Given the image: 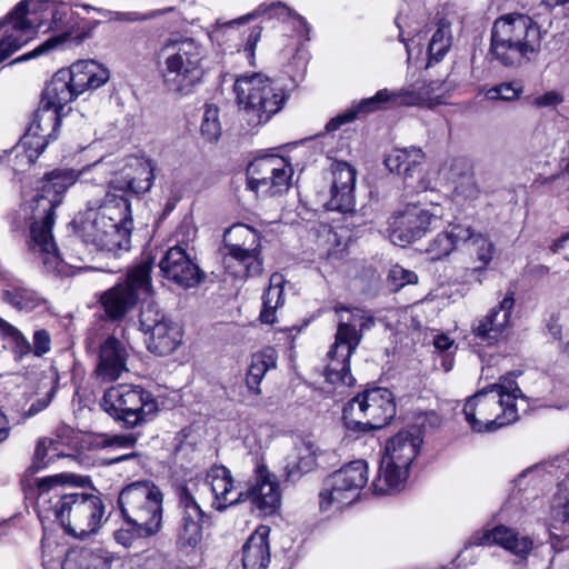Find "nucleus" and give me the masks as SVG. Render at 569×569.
I'll return each mask as SVG.
<instances>
[{"instance_id": "obj_44", "label": "nucleus", "mask_w": 569, "mask_h": 569, "mask_svg": "<svg viewBox=\"0 0 569 569\" xmlns=\"http://www.w3.org/2000/svg\"><path fill=\"white\" fill-rule=\"evenodd\" d=\"M417 84L422 88L419 90L421 96L420 107L432 108L442 103H446V99L449 92L453 89L451 82L447 80H430L425 79L417 80Z\"/></svg>"}, {"instance_id": "obj_28", "label": "nucleus", "mask_w": 569, "mask_h": 569, "mask_svg": "<svg viewBox=\"0 0 569 569\" xmlns=\"http://www.w3.org/2000/svg\"><path fill=\"white\" fill-rule=\"evenodd\" d=\"M129 353L124 345L113 335L106 338L100 347L94 375L101 382L118 380L128 371Z\"/></svg>"}, {"instance_id": "obj_47", "label": "nucleus", "mask_w": 569, "mask_h": 569, "mask_svg": "<svg viewBox=\"0 0 569 569\" xmlns=\"http://www.w3.org/2000/svg\"><path fill=\"white\" fill-rule=\"evenodd\" d=\"M297 461L287 465L286 469L288 475L291 477L295 472H308L316 465V446L311 441H302L300 446L296 448Z\"/></svg>"}, {"instance_id": "obj_38", "label": "nucleus", "mask_w": 569, "mask_h": 569, "mask_svg": "<svg viewBox=\"0 0 569 569\" xmlns=\"http://www.w3.org/2000/svg\"><path fill=\"white\" fill-rule=\"evenodd\" d=\"M391 92L387 89L379 90L373 97L363 99L358 104L352 106L346 111L330 119L326 124V131L331 132L338 130L341 126L352 122L360 114H367L381 108L388 101H391Z\"/></svg>"}, {"instance_id": "obj_20", "label": "nucleus", "mask_w": 569, "mask_h": 569, "mask_svg": "<svg viewBox=\"0 0 569 569\" xmlns=\"http://www.w3.org/2000/svg\"><path fill=\"white\" fill-rule=\"evenodd\" d=\"M440 222V214L417 204H408L390 217L388 231L390 240L405 247L422 238Z\"/></svg>"}, {"instance_id": "obj_36", "label": "nucleus", "mask_w": 569, "mask_h": 569, "mask_svg": "<svg viewBox=\"0 0 569 569\" xmlns=\"http://www.w3.org/2000/svg\"><path fill=\"white\" fill-rule=\"evenodd\" d=\"M470 237V227L460 223H450L442 232L438 233L429 243L426 252L431 260H440L448 257Z\"/></svg>"}, {"instance_id": "obj_62", "label": "nucleus", "mask_w": 569, "mask_h": 569, "mask_svg": "<svg viewBox=\"0 0 569 569\" xmlns=\"http://www.w3.org/2000/svg\"><path fill=\"white\" fill-rule=\"evenodd\" d=\"M569 239V233L562 236L561 238L555 240L550 246L552 252H558L565 247V242Z\"/></svg>"}, {"instance_id": "obj_52", "label": "nucleus", "mask_w": 569, "mask_h": 569, "mask_svg": "<svg viewBox=\"0 0 569 569\" xmlns=\"http://www.w3.org/2000/svg\"><path fill=\"white\" fill-rule=\"evenodd\" d=\"M422 87L417 84V80L402 89L391 92L392 100L399 101V103L405 106H419L421 104V96H419V90Z\"/></svg>"}, {"instance_id": "obj_35", "label": "nucleus", "mask_w": 569, "mask_h": 569, "mask_svg": "<svg viewBox=\"0 0 569 569\" xmlns=\"http://www.w3.org/2000/svg\"><path fill=\"white\" fill-rule=\"evenodd\" d=\"M409 476V469L385 457L381 458L378 476L372 481L376 496H388L401 491Z\"/></svg>"}, {"instance_id": "obj_13", "label": "nucleus", "mask_w": 569, "mask_h": 569, "mask_svg": "<svg viewBox=\"0 0 569 569\" xmlns=\"http://www.w3.org/2000/svg\"><path fill=\"white\" fill-rule=\"evenodd\" d=\"M152 264L150 259L143 260L128 271L123 281L101 293L99 301L108 319L121 320L136 307L140 296L151 293Z\"/></svg>"}, {"instance_id": "obj_8", "label": "nucleus", "mask_w": 569, "mask_h": 569, "mask_svg": "<svg viewBox=\"0 0 569 569\" xmlns=\"http://www.w3.org/2000/svg\"><path fill=\"white\" fill-rule=\"evenodd\" d=\"M541 48V31L529 16L510 13L498 18L491 30L490 53L505 67H520Z\"/></svg>"}, {"instance_id": "obj_25", "label": "nucleus", "mask_w": 569, "mask_h": 569, "mask_svg": "<svg viewBox=\"0 0 569 569\" xmlns=\"http://www.w3.org/2000/svg\"><path fill=\"white\" fill-rule=\"evenodd\" d=\"M471 539L477 546H499L521 560H526L533 548L531 537L503 525L478 531Z\"/></svg>"}, {"instance_id": "obj_31", "label": "nucleus", "mask_w": 569, "mask_h": 569, "mask_svg": "<svg viewBox=\"0 0 569 569\" xmlns=\"http://www.w3.org/2000/svg\"><path fill=\"white\" fill-rule=\"evenodd\" d=\"M204 485L213 496V509L223 511L230 506L240 503V491H234L231 471L224 466L211 467L207 471Z\"/></svg>"}, {"instance_id": "obj_11", "label": "nucleus", "mask_w": 569, "mask_h": 569, "mask_svg": "<svg viewBox=\"0 0 569 569\" xmlns=\"http://www.w3.org/2000/svg\"><path fill=\"white\" fill-rule=\"evenodd\" d=\"M101 406L127 429L147 423L159 409L154 396L136 385H117L109 388L103 395Z\"/></svg>"}, {"instance_id": "obj_41", "label": "nucleus", "mask_w": 569, "mask_h": 569, "mask_svg": "<svg viewBox=\"0 0 569 569\" xmlns=\"http://www.w3.org/2000/svg\"><path fill=\"white\" fill-rule=\"evenodd\" d=\"M282 284L283 278L281 274L273 273L270 277L269 288L262 297V310L260 312L261 322L272 325L277 321L276 311L284 303Z\"/></svg>"}, {"instance_id": "obj_12", "label": "nucleus", "mask_w": 569, "mask_h": 569, "mask_svg": "<svg viewBox=\"0 0 569 569\" xmlns=\"http://www.w3.org/2000/svg\"><path fill=\"white\" fill-rule=\"evenodd\" d=\"M396 416L393 395L386 388H371L353 397L343 407L348 429L367 432L385 427Z\"/></svg>"}, {"instance_id": "obj_58", "label": "nucleus", "mask_w": 569, "mask_h": 569, "mask_svg": "<svg viewBox=\"0 0 569 569\" xmlns=\"http://www.w3.org/2000/svg\"><path fill=\"white\" fill-rule=\"evenodd\" d=\"M433 346L438 351L451 355L450 350L453 348V340L447 335H437L433 339Z\"/></svg>"}, {"instance_id": "obj_22", "label": "nucleus", "mask_w": 569, "mask_h": 569, "mask_svg": "<svg viewBox=\"0 0 569 569\" xmlns=\"http://www.w3.org/2000/svg\"><path fill=\"white\" fill-rule=\"evenodd\" d=\"M515 302V291L509 290L497 306L475 322L472 333L479 345L495 346L507 337Z\"/></svg>"}, {"instance_id": "obj_10", "label": "nucleus", "mask_w": 569, "mask_h": 569, "mask_svg": "<svg viewBox=\"0 0 569 569\" xmlns=\"http://www.w3.org/2000/svg\"><path fill=\"white\" fill-rule=\"evenodd\" d=\"M233 92L241 117L250 128L267 123L282 109L286 101L283 89L261 72L237 77Z\"/></svg>"}, {"instance_id": "obj_55", "label": "nucleus", "mask_w": 569, "mask_h": 569, "mask_svg": "<svg viewBox=\"0 0 569 569\" xmlns=\"http://www.w3.org/2000/svg\"><path fill=\"white\" fill-rule=\"evenodd\" d=\"M51 347V337L49 332L44 329H39L33 333V343L31 345V352L41 357L44 353L50 351Z\"/></svg>"}, {"instance_id": "obj_40", "label": "nucleus", "mask_w": 569, "mask_h": 569, "mask_svg": "<svg viewBox=\"0 0 569 569\" xmlns=\"http://www.w3.org/2000/svg\"><path fill=\"white\" fill-rule=\"evenodd\" d=\"M111 558L101 549H72L63 562L62 569H110Z\"/></svg>"}, {"instance_id": "obj_29", "label": "nucleus", "mask_w": 569, "mask_h": 569, "mask_svg": "<svg viewBox=\"0 0 569 569\" xmlns=\"http://www.w3.org/2000/svg\"><path fill=\"white\" fill-rule=\"evenodd\" d=\"M259 16H267L270 19L277 18L280 20L292 18L295 26H299L306 32L309 31L308 23L301 16L292 12V10L286 3L277 1L270 3H261L253 12L230 21H221L220 19H218L214 23L213 29L211 30V37L213 39H219L220 33L223 30L232 29L237 26L244 24Z\"/></svg>"}, {"instance_id": "obj_33", "label": "nucleus", "mask_w": 569, "mask_h": 569, "mask_svg": "<svg viewBox=\"0 0 569 569\" xmlns=\"http://www.w3.org/2000/svg\"><path fill=\"white\" fill-rule=\"evenodd\" d=\"M270 528L259 526L242 546L243 569H267L270 563Z\"/></svg>"}, {"instance_id": "obj_48", "label": "nucleus", "mask_w": 569, "mask_h": 569, "mask_svg": "<svg viewBox=\"0 0 569 569\" xmlns=\"http://www.w3.org/2000/svg\"><path fill=\"white\" fill-rule=\"evenodd\" d=\"M172 8L167 9H160V10H152L147 13H141L137 11H128V12H121V11H109V10H98L99 13H101L104 18H107L110 21H120V22H138V21H146L156 19L162 14H166L167 12H170Z\"/></svg>"}, {"instance_id": "obj_6", "label": "nucleus", "mask_w": 569, "mask_h": 569, "mask_svg": "<svg viewBox=\"0 0 569 569\" xmlns=\"http://www.w3.org/2000/svg\"><path fill=\"white\" fill-rule=\"evenodd\" d=\"M519 402L526 411V397L513 376L508 375L469 397L462 412L473 432H492L519 419Z\"/></svg>"}, {"instance_id": "obj_23", "label": "nucleus", "mask_w": 569, "mask_h": 569, "mask_svg": "<svg viewBox=\"0 0 569 569\" xmlns=\"http://www.w3.org/2000/svg\"><path fill=\"white\" fill-rule=\"evenodd\" d=\"M156 166L153 161L144 156H128L119 176L109 182L111 192H122L120 196L127 198V193L141 194L151 189L154 181Z\"/></svg>"}, {"instance_id": "obj_21", "label": "nucleus", "mask_w": 569, "mask_h": 569, "mask_svg": "<svg viewBox=\"0 0 569 569\" xmlns=\"http://www.w3.org/2000/svg\"><path fill=\"white\" fill-rule=\"evenodd\" d=\"M249 501L252 510L260 516L273 513L280 506V491L277 477L269 472L262 463L257 465L254 472L240 490V503Z\"/></svg>"}, {"instance_id": "obj_50", "label": "nucleus", "mask_w": 569, "mask_h": 569, "mask_svg": "<svg viewBox=\"0 0 569 569\" xmlns=\"http://www.w3.org/2000/svg\"><path fill=\"white\" fill-rule=\"evenodd\" d=\"M0 331L13 346L17 355L23 357L31 353V343L18 328L6 320H0Z\"/></svg>"}, {"instance_id": "obj_60", "label": "nucleus", "mask_w": 569, "mask_h": 569, "mask_svg": "<svg viewBox=\"0 0 569 569\" xmlns=\"http://www.w3.org/2000/svg\"><path fill=\"white\" fill-rule=\"evenodd\" d=\"M50 399L44 400H38L37 402L32 403L27 412L28 416H33L47 408L49 405Z\"/></svg>"}, {"instance_id": "obj_9", "label": "nucleus", "mask_w": 569, "mask_h": 569, "mask_svg": "<svg viewBox=\"0 0 569 569\" xmlns=\"http://www.w3.org/2000/svg\"><path fill=\"white\" fill-rule=\"evenodd\" d=\"M338 327L335 343L328 352L326 379L330 383L351 385L350 357L362 340L363 332L375 326L372 315L361 308H347L341 303L335 306Z\"/></svg>"}, {"instance_id": "obj_27", "label": "nucleus", "mask_w": 569, "mask_h": 569, "mask_svg": "<svg viewBox=\"0 0 569 569\" xmlns=\"http://www.w3.org/2000/svg\"><path fill=\"white\" fill-rule=\"evenodd\" d=\"M356 176L355 168L345 161L331 164L330 199L327 202L329 210L348 212L353 209Z\"/></svg>"}, {"instance_id": "obj_53", "label": "nucleus", "mask_w": 569, "mask_h": 569, "mask_svg": "<svg viewBox=\"0 0 569 569\" xmlns=\"http://www.w3.org/2000/svg\"><path fill=\"white\" fill-rule=\"evenodd\" d=\"M389 280L392 281L396 289H399L406 284L416 283L418 276L413 271L407 270L400 266H395L389 272Z\"/></svg>"}, {"instance_id": "obj_43", "label": "nucleus", "mask_w": 569, "mask_h": 569, "mask_svg": "<svg viewBox=\"0 0 569 569\" xmlns=\"http://www.w3.org/2000/svg\"><path fill=\"white\" fill-rule=\"evenodd\" d=\"M451 43V22L446 18H441L437 22V30L433 32L428 44L429 61L427 66L429 67L432 61H440L449 51Z\"/></svg>"}, {"instance_id": "obj_56", "label": "nucleus", "mask_w": 569, "mask_h": 569, "mask_svg": "<svg viewBox=\"0 0 569 569\" xmlns=\"http://www.w3.org/2000/svg\"><path fill=\"white\" fill-rule=\"evenodd\" d=\"M134 435H106L102 439L103 447L132 448L137 443Z\"/></svg>"}, {"instance_id": "obj_37", "label": "nucleus", "mask_w": 569, "mask_h": 569, "mask_svg": "<svg viewBox=\"0 0 569 569\" xmlns=\"http://www.w3.org/2000/svg\"><path fill=\"white\" fill-rule=\"evenodd\" d=\"M66 74V72L60 70L54 73L43 90L40 101V104L54 109L63 116H66L64 109L67 104L78 97L68 82Z\"/></svg>"}, {"instance_id": "obj_54", "label": "nucleus", "mask_w": 569, "mask_h": 569, "mask_svg": "<svg viewBox=\"0 0 569 569\" xmlns=\"http://www.w3.org/2000/svg\"><path fill=\"white\" fill-rule=\"evenodd\" d=\"M51 440L40 439L37 443L34 456L31 466L28 468L30 473L38 472L39 470L47 467L48 461L46 460L48 455V445H51Z\"/></svg>"}, {"instance_id": "obj_51", "label": "nucleus", "mask_w": 569, "mask_h": 569, "mask_svg": "<svg viewBox=\"0 0 569 569\" xmlns=\"http://www.w3.org/2000/svg\"><path fill=\"white\" fill-rule=\"evenodd\" d=\"M522 88L515 82H503L486 90L488 100L512 101L519 98Z\"/></svg>"}, {"instance_id": "obj_39", "label": "nucleus", "mask_w": 569, "mask_h": 569, "mask_svg": "<svg viewBox=\"0 0 569 569\" xmlns=\"http://www.w3.org/2000/svg\"><path fill=\"white\" fill-rule=\"evenodd\" d=\"M425 153L420 148L393 149L385 159L386 167L405 178H411L420 171Z\"/></svg>"}, {"instance_id": "obj_42", "label": "nucleus", "mask_w": 569, "mask_h": 569, "mask_svg": "<svg viewBox=\"0 0 569 569\" xmlns=\"http://www.w3.org/2000/svg\"><path fill=\"white\" fill-rule=\"evenodd\" d=\"M276 363L277 357L273 349H266L252 356L246 377L247 387L251 392L254 395L260 393V382L266 372L276 367Z\"/></svg>"}, {"instance_id": "obj_34", "label": "nucleus", "mask_w": 569, "mask_h": 569, "mask_svg": "<svg viewBox=\"0 0 569 569\" xmlns=\"http://www.w3.org/2000/svg\"><path fill=\"white\" fill-rule=\"evenodd\" d=\"M1 300L20 312L44 308L47 300L21 280L8 281L1 290Z\"/></svg>"}, {"instance_id": "obj_16", "label": "nucleus", "mask_w": 569, "mask_h": 569, "mask_svg": "<svg viewBox=\"0 0 569 569\" xmlns=\"http://www.w3.org/2000/svg\"><path fill=\"white\" fill-rule=\"evenodd\" d=\"M62 117L64 116L57 110L39 104L26 134L12 150L14 170H23L26 166L32 164L44 151L49 141L57 139Z\"/></svg>"}, {"instance_id": "obj_45", "label": "nucleus", "mask_w": 569, "mask_h": 569, "mask_svg": "<svg viewBox=\"0 0 569 569\" xmlns=\"http://www.w3.org/2000/svg\"><path fill=\"white\" fill-rule=\"evenodd\" d=\"M423 22L425 19L421 21H409L408 18L402 16L396 18V23L400 30V41L406 46L408 59L411 58L415 48H419L421 44V26Z\"/></svg>"}, {"instance_id": "obj_24", "label": "nucleus", "mask_w": 569, "mask_h": 569, "mask_svg": "<svg viewBox=\"0 0 569 569\" xmlns=\"http://www.w3.org/2000/svg\"><path fill=\"white\" fill-rule=\"evenodd\" d=\"M161 276L182 289L193 288L203 278L199 266L181 246L169 248L159 261Z\"/></svg>"}, {"instance_id": "obj_46", "label": "nucleus", "mask_w": 569, "mask_h": 569, "mask_svg": "<svg viewBox=\"0 0 569 569\" xmlns=\"http://www.w3.org/2000/svg\"><path fill=\"white\" fill-rule=\"evenodd\" d=\"M468 249L476 254L477 260L481 262L479 269H485L492 260L495 246L491 240L482 233H477L470 228V237L466 239Z\"/></svg>"}, {"instance_id": "obj_61", "label": "nucleus", "mask_w": 569, "mask_h": 569, "mask_svg": "<svg viewBox=\"0 0 569 569\" xmlns=\"http://www.w3.org/2000/svg\"><path fill=\"white\" fill-rule=\"evenodd\" d=\"M548 332L555 340L561 339V326L557 321L551 320L548 323Z\"/></svg>"}, {"instance_id": "obj_30", "label": "nucleus", "mask_w": 569, "mask_h": 569, "mask_svg": "<svg viewBox=\"0 0 569 569\" xmlns=\"http://www.w3.org/2000/svg\"><path fill=\"white\" fill-rule=\"evenodd\" d=\"M60 71L67 73L66 78L77 96L100 88L110 78L109 70L94 60H80Z\"/></svg>"}, {"instance_id": "obj_49", "label": "nucleus", "mask_w": 569, "mask_h": 569, "mask_svg": "<svg viewBox=\"0 0 569 569\" xmlns=\"http://www.w3.org/2000/svg\"><path fill=\"white\" fill-rule=\"evenodd\" d=\"M201 134L208 141H216L221 134V124L219 121V109L214 104H206L201 121Z\"/></svg>"}, {"instance_id": "obj_18", "label": "nucleus", "mask_w": 569, "mask_h": 569, "mask_svg": "<svg viewBox=\"0 0 569 569\" xmlns=\"http://www.w3.org/2000/svg\"><path fill=\"white\" fill-rule=\"evenodd\" d=\"M178 496V520L174 530L176 546L183 552L194 551L202 542L206 513L188 487H180Z\"/></svg>"}, {"instance_id": "obj_1", "label": "nucleus", "mask_w": 569, "mask_h": 569, "mask_svg": "<svg viewBox=\"0 0 569 569\" xmlns=\"http://www.w3.org/2000/svg\"><path fill=\"white\" fill-rule=\"evenodd\" d=\"M54 34L13 62H23L47 54L63 44L73 33L76 24L72 10L66 4L56 6L48 0H22L0 21V62L28 43L44 26Z\"/></svg>"}, {"instance_id": "obj_15", "label": "nucleus", "mask_w": 569, "mask_h": 569, "mask_svg": "<svg viewBox=\"0 0 569 569\" xmlns=\"http://www.w3.org/2000/svg\"><path fill=\"white\" fill-rule=\"evenodd\" d=\"M368 465L365 460H355L331 473L319 493L322 511L340 510L353 503L368 482Z\"/></svg>"}, {"instance_id": "obj_7", "label": "nucleus", "mask_w": 569, "mask_h": 569, "mask_svg": "<svg viewBox=\"0 0 569 569\" xmlns=\"http://www.w3.org/2000/svg\"><path fill=\"white\" fill-rule=\"evenodd\" d=\"M206 47L189 37H171L158 50L162 84L168 92L191 94L204 76Z\"/></svg>"}, {"instance_id": "obj_3", "label": "nucleus", "mask_w": 569, "mask_h": 569, "mask_svg": "<svg viewBox=\"0 0 569 569\" xmlns=\"http://www.w3.org/2000/svg\"><path fill=\"white\" fill-rule=\"evenodd\" d=\"M72 476L67 473L37 479L38 516L41 521L53 517L67 533L84 538L96 533L104 520L106 507L100 497L83 491H70L57 493L49 500L44 499V495L70 482Z\"/></svg>"}, {"instance_id": "obj_4", "label": "nucleus", "mask_w": 569, "mask_h": 569, "mask_svg": "<svg viewBox=\"0 0 569 569\" xmlns=\"http://www.w3.org/2000/svg\"><path fill=\"white\" fill-rule=\"evenodd\" d=\"M72 224L86 244L117 254L130 248L131 204L124 196L107 191L102 201L90 200Z\"/></svg>"}, {"instance_id": "obj_57", "label": "nucleus", "mask_w": 569, "mask_h": 569, "mask_svg": "<svg viewBox=\"0 0 569 569\" xmlns=\"http://www.w3.org/2000/svg\"><path fill=\"white\" fill-rule=\"evenodd\" d=\"M261 32H262L261 27H258V26L253 27L250 30V33L247 38V41H246V44L243 48V52L246 53L248 62L251 66H254V60H256L254 51H256L257 43L259 42V40L261 38Z\"/></svg>"}, {"instance_id": "obj_32", "label": "nucleus", "mask_w": 569, "mask_h": 569, "mask_svg": "<svg viewBox=\"0 0 569 569\" xmlns=\"http://www.w3.org/2000/svg\"><path fill=\"white\" fill-rule=\"evenodd\" d=\"M422 445L421 431L417 427L396 433L387 443L382 457L410 469Z\"/></svg>"}, {"instance_id": "obj_14", "label": "nucleus", "mask_w": 569, "mask_h": 569, "mask_svg": "<svg viewBox=\"0 0 569 569\" xmlns=\"http://www.w3.org/2000/svg\"><path fill=\"white\" fill-rule=\"evenodd\" d=\"M223 264L236 277H253L262 271L259 233L247 224H234L223 234Z\"/></svg>"}, {"instance_id": "obj_63", "label": "nucleus", "mask_w": 569, "mask_h": 569, "mask_svg": "<svg viewBox=\"0 0 569 569\" xmlns=\"http://www.w3.org/2000/svg\"><path fill=\"white\" fill-rule=\"evenodd\" d=\"M138 457V453L132 451L130 453H127V455H122V456H119L117 458H113L111 460L112 463H119V462H122L124 460H129V459H133V458H137Z\"/></svg>"}, {"instance_id": "obj_64", "label": "nucleus", "mask_w": 569, "mask_h": 569, "mask_svg": "<svg viewBox=\"0 0 569 569\" xmlns=\"http://www.w3.org/2000/svg\"><path fill=\"white\" fill-rule=\"evenodd\" d=\"M566 502L563 503V510H562V517H563V523H569V491L567 496L565 497Z\"/></svg>"}, {"instance_id": "obj_2", "label": "nucleus", "mask_w": 569, "mask_h": 569, "mask_svg": "<svg viewBox=\"0 0 569 569\" xmlns=\"http://www.w3.org/2000/svg\"><path fill=\"white\" fill-rule=\"evenodd\" d=\"M79 179L73 169H54L37 181L29 208L32 212L29 250L40 260L43 270L60 277H70L80 270L63 261L52 236L54 210L61 204L64 192Z\"/></svg>"}, {"instance_id": "obj_19", "label": "nucleus", "mask_w": 569, "mask_h": 569, "mask_svg": "<svg viewBox=\"0 0 569 569\" xmlns=\"http://www.w3.org/2000/svg\"><path fill=\"white\" fill-rule=\"evenodd\" d=\"M140 328L148 336L149 351L168 356L182 342L181 327L168 319L154 305H148L140 312Z\"/></svg>"}, {"instance_id": "obj_59", "label": "nucleus", "mask_w": 569, "mask_h": 569, "mask_svg": "<svg viewBox=\"0 0 569 569\" xmlns=\"http://www.w3.org/2000/svg\"><path fill=\"white\" fill-rule=\"evenodd\" d=\"M561 101V98L559 97V94L555 93V92H548L543 96H540L536 99V103L538 106H543V107H547V106H553V104H557Z\"/></svg>"}, {"instance_id": "obj_5", "label": "nucleus", "mask_w": 569, "mask_h": 569, "mask_svg": "<svg viewBox=\"0 0 569 569\" xmlns=\"http://www.w3.org/2000/svg\"><path fill=\"white\" fill-rule=\"evenodd\" d=\"M123 525L113 532L117 543L131 548L158 535L163 525V493L149 480L123 487L118 496Z\"/></svg>"}, {"instance_id": "obj_26", "label": "nucleus", "mask_w": 569, "mask_h": 569, "mask_svg": "<svg viewBox=\"0 0 569 569\" xmlns=\"http://www.w3.org/2000/svg\"><path fill=\"white\" fill-rule=\"evenodd\" d=\"M452 188V198L457 202L476 200L480 188L475 179L470 160L463 157L451 158L441 169Z\"/></svg>"}, {"instance_id": "obj_17", "label": "nucleus", "mask_w": 569, "mask_h": 569, "mask_svg": "<svg viewBox=\"0 0 569 569\" xmlns=\"http://www.w3.org/2000/svg\"><path fill=\"white\" fill-rule=\"evenodd\" d=\"M291 163L278 156H266L249 163L247 187L258 197H276L287 192L292 183Z\"/></svg>"}]
</instances>
